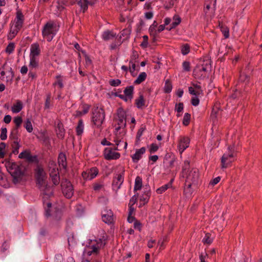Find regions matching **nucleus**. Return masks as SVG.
<instances>
[{"label": "nucleus", "mask_w": 262, "mask_h": 262, "mask_svg": "<svg viewBox=\"0 0 262 262\" xmlns=\"http://www.w3.org/2000/svg\"><path fill=\"white\" fill-rule=\"evenodd\" d=\"M89 1L88 0H78L77 4L83 10V12H84L88 7Z\"/></svg>", "instance_id": "obj_28"}, {"label": "nucleus", "mask_w": 262, "mask_h": 262, "mask_svg": "<svg viewBox=\"0 0 262 262\" xmlns=\"http://www.w3.org/2000/svg\"><path fill=\"white\" fill-rule=\"evenodd\" d=\"M190 51V47L188 44H185L182 47L181 52L184 55L187 54Z\"/></svg>", "instance_id": "obj_45"}, {"label": "nucleus", "mask_w": 262, "mask_h": 262, "mask_svg": "<svg viewBox=\"0 0 262 262\" xmlns=\"http://www.w3.org/2000/svg\"><path fill=\"white\" fill-rule=\"evenodd\" d=\"M124 170L123 169L120 173L117 174V177L114 178L113 182V186L114 189L116 188L117 191L120 188L122 184L124 181Z\"/></svg>", "instance_id": "obj_10"}, {"label": "nucleus", "mask_w": 262, "mask_h": 262, "mask_svg": "<svg viewBox=\"0 0 262 262\" xmlns=\"http://www.w3.org/2000/svg\"><path fill=\"white\" fill-rule=\"evenodd\" d=\"M151 192L149 188L146 186L144 188L143 193L140 196V201L142 202V205H144L148 202L149 199L150 197Z\"/></svg>", "instance_id": "obj_14"}, {"label": "nucleus", "mask_w": 262, "mask_h": 262, "mask_svg": "<svg viewBox=\"0 0 262 262\" xmlns=\"http://www.w3.org/2000/svg\"><path fill=\"white\" fill-rule=\"evenodd\" d=\"M191 115L189 113H185L183 119V124L185 126H187L190 123Z\"/></svg>", "instance_id": "obj_40"}, {"label": "nucleus", "mask_w": 262, "mask_h": 262, "mask_svg": "<svg viewBox=\"0 0 262 262\" xmlns=\"http://www.w3.org/2000/svg\"><path fill=\"white\" fill-rule=\"evenodd\" d=\"M188 91L190 94H191V95H194L195 96H199L202 93L201 92H199V91L194 90V88L192 86L189 87Z\"/></svg>", "instance_id": "obj_53"}, {"label": "nucleus", "mask_w": 262, "mask_h": 262, "mask_svg": "<svg viewBox=\"0 0 262 262\" xmlns=\"http://www.w3.org/2000/svg\"><path fill=\"white\" fill-rule=\"evenodd\" d=\"M50 177L52 179V181L54 185H57L59 183L60 177L59 173L58 174L52 173Z\"/></svg>", "instance_id": "obj_34"}, {"label": "nucleus", "mask_w": 262, "mask_h": 262, "mask_svg": "<svg viewBox=\"0 0 262 262\" xmlns=\"http://www.w3.org/2000/svg\"><path fill=\"white\" fill-rule=\"evenodd\" d=\"M134 88L133 85H130L127 86L124 91V95L129 97L130 101L133 98Z\"/></svg>", "instance_id": "obj_23"}, {"label": "nucleus", "mask_w": 262, "mask_h": 262, "mask_svg": "<svg viewBox=\"0 0 262 262\" xmlns=\"http://www.w3.org/2000/svg\"><path fill=\"white\" fill-rule=\"evenodd\" d=\"M42 34L43 37L46 38L48 41H51L55 35L53 24L46 23L43 28Z\"/></svg>", "instance_id": "obj_6"}, {"label": "nucleus", "mask_w": 262, "mask_h": 262, "mask_svg": "<svg viewBox=\"0 0 262 262\" xmlns=\"http://www.w3.org/2000/svg\"><path fill=\"white\" fill-rule=\"evenodd\" d=\"M7 129L6 127L2 128L1 129V134L0 136L1 139L2 140H5L7 138Z\"/></svg>", "instance_id": "obj_52"}, {"label": "nucleus", "mask_w": 262, "mask_h": 262, "mask_svg": "<svg viewBox=\"0 0 262 262\" xmlns=\"http://www.w3.org/2000/svg\"><path fill=\"white\" fill-rule=\"evenodd\" d=\"M16 19L15 27H18V29H21L24 22V15L22 13L18 11L16 13Z\"/></svg>", "instance_id": "obj_18"}, {"label": "nucleus", "mask_w": 262, "mask_h": 262, "mask_svg": "<svg viewBox=\"0 0 262 262\" xmlns=\"http://www.w3.org/2000/svg\"><path fill=\"white\" fill-rule=\"evenodd\" d=\"M143 41L141 44V46L143 48H146L148 45V36L147 35H144L143 36Z\"/></svg>", "instance_id": "obj_64"}, {"label": "nucleus", "mask_w": 262, "mask_h": 262, "mask_svg": "<svg viewBox=\"0 0 262 262\" xmlns=\"http://www.w3.org/2000/svg\"><path fill=\"white\" fill-rule=\"evenodd\" d=\"M61 187L63 195L67 199L71 198L74 194V189L71 182L67 179H62Z\"/></svg>", "instance_id": "obj_5"}, {"label": "nucleus", "mask_w": 262, "mask_h": 262, "mask_svg": "<svg viewBox=\"0 0 262 262\" xmlns=\"http://www.w3.org/2000/svg\"><path fill=\"white\" fill-rule=\"evenodd\" d=\"M146 148L144 147H141L140 149H137L135 154L132 156L133 161L137 163L141 159V156L145 153Z\"/></svg>", "instance_id": "obj_15"}, {"label": "nucleus", "mask_w": 262, "mask_h": 262, "mask_svg": "<svg viewBox=\"0 0 262 262\" xmlns=\"http://www.w3.org/2000/svg\"><path fill=\"white\" fill-rule=\"evenodd\" d=\"M130 29H124L121 31V36L128 38L130 34Z\"/></svg>", "instance_id": "obj_60"}, {"label": "nucleus", "mask_w": 262, "mask_h": 262, "mask_svg": "<svg viewBox=\"0 0 262 262\" xmlns=\"http://www.w3.org/2000/svg\"><path fill=\"white\" fill-rule=\"evenodd\" d=\"M199 102L200 100L196 96L193 97L191 98V103L192 105L197 106L198 105H199Z\"/></svg>", "instance_id": "obj_63"}, {"label": "nucleus", "mask_w": 262, "mask_h": 262, "mask_svg": "<svg viewBox=\"0 0 262 262\" xmlns=\"http://www.w3.org/2000/svg\"><path fill=\"white\" fill-rule=\"evenodd\" d=\"M56 79H57V81L55 82L53 85H55L56 84H58L60 88H62L63 86L62 83V81L61 78V76L58 75L56 76Z\"/></svg>", "instance_id": "obj_61"}, {"label": "nucleus", "mask_w": 262, "mask_h": 262, "mask_svg": "<svg viewBox=\"0 0 262 262\" xmlns=\"http://www.w3.org/2000/svg\"><path fill=\"white\" fill-rule=\"evenodd\" d=\"M6 166L13 178V182L14 184L20 183L24 176L25 167L21 165H18L16 163L12 162L7 163Z\"/></svg>", "instance_id": "obj_2"}, {"label": "nucleus", "mask_w": 262, "mask_h": 262, "mask_svg": "<svg viewBox=\"0 0 262 262\" xmlns=\"http://www.w3.org/2000/svg\"><path fill=\"white\" fill-rule=\"evenodd\" d=\"M219 111H220V109L217 105H215L213 107L210 117L213 120V122H214V121L216 120V119L217 118V113L219 112Z\"/></svg>", "instance_id": "obj_33"}, {"label": "nucleus", "mask_w": 262, "mask_h": 262, "mask_svg": "<svg viewBox=\"0 0 262 262\" xmlns=\"http://www.w3.org/2000/svg\"><path fill=\"white\" fill-rule=\"evenodd\" d=\"M24 126L29 133H31L32 132L33 127L29 119H27L25 123Z\"/></svg>", "instance_id": "obj_42"}, {"label": "nucleus", "mask_w": 262, "mask_h": 262, "mask_svg": "<svg viewBox=\"0 0 262 262\" xmlns=\"http://www.w3.org/2000/svg\"><path fill=\"white\" fill-rule=\"evenodd\" d=\"M212 242V238H210V234L209 233H206L205 237L203 239V243L204 244H210Z\"/></svg>", "instance_id": "obj_46"}, {"label": "nucleus", "mask_w": 262, "mask_h": 262, "mask_svg": "<svg viewBox=\"0 0 262 262\" xmlns=\"http://www.w3.org/2000/svg\"><path fill=\"white\" fill-rule=\"evenodd\" d=\"M184 108V105L182 102H180L179 104H176L175 106V110L178 113L181 112Z\"/></svg>", "instance_id": "obj_58"}, {"label": "nucleus", "mask_w": 262, "mask_h": 262, "mask_svg": "<svg viewBox=\"0 0 262 262\" xmlns=\"http://www.w3.org/2000/svg\"><path fill=\"white\" fill-rule=\"evenodd\" d=\"M158 25L156 21H154L153 24L150 26L149 29V32L150 35H154V37H155V34L157 33V31L155 30V28L157 27Z\"/></svg>", "instance_id": "obj_37"}, {"label": "nucleus", "mask_w": 262, "mask_h": 262, "mask_svg": "<svg viewBox=\"0 0 262 262\" xmlns=\"http://www.w3.org/2000/svg\"><path fill=\"white\" fill-rule=\"evenodd\" d=\"M221 31L222 32L225 38H228L229 37V30L227 27H225L224 28H222Z\"/></svg>", "instance_id": "obj_57"}, {"label": "nucleus", "mask_w": 262, "mask_h": 262, "mask_svg": "<svg viewBox=\"0 0 262 262\" xmlns=\"http://www.w3.org/2000/svg\"><path fill=\"white\" fill-rule=\"evenodd\" d=\"M14 43L13 42L10 43L6 49V52L9 54H11L14 50Z\"/></svg>", "instance_id": "obj_54"}, {"label": "nucleus", "mask_w": 262, "mask_h": 262, "mask_svg": "<svg viewBox=\"0 0 262 262\" xmlns=\"http://www.w3.org/2000/svg\"><path fill=\"white\" fill-rule=\"evenodd\" d=\"M190 140L187 137H183L180 140L179 142V150L183 151L186 148L189 146Z\"/></svg>", "instance_id": "obj_16"}, {"label": "nucleus", "mask_w": 262, "mask_h": 262, "mask_svg": "<svg viewBox=\"0 0 262 262\" xmlns=\"http://www.w3.org/2000/svg\"><path fill=\"white\" fill-rule=\"evenodd\" d=\"M239 79L241 82H248L249 81V76L248 75L244 74V73H241Z\"/></svg>", "instance_id": "obj_43"}, {"label": "nucleus", "mask_w": 262, "mask_h": 262, "mask_svg": "<svg viewBox=\"0 0 262 262\" xmlns=\"http://www.w3.org/2000/svg\"><path fill=\"white\" fill-rule=\"evenodd\" d=\"M9 138L14 141H18V128L13 127L11 130Z\"/></svg>", "instance_id": "obj_26"}, {"label": "nucleus", "mask_w": 262, "mask_h": 262, "mask_svg": "<svg viewBox=\"0 0 262 262\" xmlns=\"http://www.w3.org/2000/svg\"><path fill=\"white\" fill-rule=\"evenodd\" d=\"M37 187L40 190L43 199H48L53 196L54 189L53 187L48 185L47 183L39 185Z\"/></svg>", "instance_id": "obj_7"}, {"label": "nucleus", "mask_w": 262, "mask_h": 262, "mask_svg": "<svg viewBox=\"0 0 262 262\" xmlns=\"http://www.w3.org/2000/svg\"><path fill=\"white\" fill-rule=\"evenodd\" d=\"M13 122H14V123L15 124V126L14 127L19 128V127L20 126V125L23 122L22 118L20 116H17L14 118Z\"/></svg>", "instance_id": "obj_41"}, {"label": "nucleus", "mask_w": 262, "mask_h": 262, "mask_svg": "<svg viewBox=\"0 0 262 262\" xmlns=\"http://www.w3.org/2000/svg\"><path fill=\"white\" fill-rule=\"evenodd\" d=\"M23 107V103L20 100H17L16 103L14 104L11 107L12 112L13 113H17L21 111Z\"/></svg>", "instance_id": "obj_20"}, {"label": "nucleus", "mask_w": 262, "mask_h": 262, "mask_svg": "<svg viewBox=\"0 0 262 262\" xmlns=\"http://www.w3.org/2000/svg\"><path fill=\"white\" fill-rule=\"evenodd\" d=\"M139 57V55L137 51L135 50H133L132 52V55L130 57V60L129 61V63H133V62H136V60Z\"/></svg>", "instance_id": "obj_48"}, {"label": "nucleus", "mask_w": 262, "mask_h": 262, "mask_svg": "<svg viewBox=\"0 0 262 262\" xmlns=\"http://www.w3.org/2000/svg\"><path fill=\"white\" fill-rule=\"evenodd\" d=\"M189 162L185 161L182 168V176L185 178V182L190 185L196 186L199 179V170L196 168H190Z\"/></svg>", "instance_id": "obj_1"}, {"label": "nucleus", "mask_w": 262, "mask_h": 262, "mask_svg": "<svg viewBox=\"0 0 262 262\" xmlns=\"http://www.w3.org/2000/svg\"><path fill=\"white\" fill-rule=\"evenodd\" d=\"M173 19L174 21L172 23L169 28L168 27L166 28L167 30H170L172 29L176 28L181 21V17L178 15H174L173 17Z\"/></svg>", "instance_id": "obj_21"}, {"label": "nucleus", "mask_w": 262, "mask_h": 262, "mask_svg": "<svg viewBox=\"0 0 262 262\" xmlns=\"http://www.w3.org/2000/svg\"><path fill=\"white\" fill-rule=\"evenodd\" d=\"M76 129L77 135L78 136H80L83 131V123L82 119H80L79 120Z\"/></svg>", "instance_id": "obj_30"}, {"label": "nucleus", "mask_w": 262, "mask_h": 262, "mask_svg": "<svg viewBox=\"0 0 262 262\" xmlns=\"http://www.w3.org/2000/svg\"><path fill=\"white\" fill-rule=\"evenodd\" d=\"M50 99H51V94H48L47 96V98L45 102V108L48 109L50 107Z\"/></svg>", "instance_id": "obj_62"}, {"label": "nucleus", "mask_w": 262, "mask_h": 262, "mask_svg": "<svg viewBox=\"0 0 262 262\" xmlns=\"http://www.w3.org/2000/svg\"><path fill=\"white\" fill-rule=\"evenodd\" d=\"M58 162L59 166H62L64 169H66L67 166V158L64 153L60 152L59 154Z\"/></svg>", "instance_id": "obj_17"}, {"label": "nucleus", "mask_w": 262, "mask_h": 262, "mask_svg": "<svg viewBox=\"0 0 262 262\" xmlns=\"http://www.w3.org/2000/svg\"><path fill=\"white\" fill-rule=\"evenodd\" d=\"M101 248L99 247V245L98 246L95 243H92V244L88 247V249H91L92 252L95 253V255H97L99 253V250Z\"/></svg>", "instance_id": "obj_32"}, {"label": "nucleus", "mask_w": 262, "mask_h": 262, "mask_svg": "<svg viewBox=\"0 0 262 262\" xmlns=\"http://www.w3.org/2000/svg\"><path fill=\"white\" fill-rule=\"evenodd\" d=\"M98 173V170L96 167H93L91 169L83 171L82 173V177L85 180H92L94 178Z\"/></svg>", "instance_id": "obj_11"}, {"label": "nucleus", "mask_w": 262, "mask_h": 262, "mask_svg": "<svg viewBox=\"0 0 262 262\" xmlns=\"http://www.w3.org/2000/svg\"><path fill=\"white\" fill-rule=\"evenodd\" d=\"M146 76L147 74L145 72H143L141 73L138 76L136 80L134 81V83L136 84H140L145 80Z\"/></svg>", "instance_id": "obj_29"}, {"label": "nucleus", "mask_w": 262, "mask_h": 262, "mask_svg": "<svg viewBox=\"0 0 262 262\" xmlns=\"http://www.w3.org/2000/svg\"><path fill=\"white\" fill-rule=\"evenodd\" d=\"M27 161L29 163H35L38 162V158L37 156H32L31 154L29 155Z\"/></svg>", "instance_id": "obj_50"}, {"label": "nucleus", "mask_w": 262, "mask_h": 262, "mask_svg": "<svg viewBox=\"0 0 262 262\" xmlns=\"http://www.w3.org/2000/svg\"><path fill=\"white\" fill-rule=\"evenodd\" d=\"M158 149L159 146L157 144L152 143L150 146L149 151L150 154H152L157 151L158 150Z\"/></svg>", "instance_id": "obj_55"}, {"label": "nucleus", "mask_w": 262, "mask_h": 262, "mask_svg": "<svg viewBox=\"0 0 262 262\" xmlns=\"http://www.w3.org/2000/svg\"><path fill=\"white\" fill-rule=\"evenodd\" d=\"M142 187V178L137 176L135 179L134 191L139 190Z\"/></svg>", "instance_id": "obj_25"}, {"label": "nucleus", "mask_w": 262, "mask_h": 262, "mask_svg": "<svg viewBox=\"0 0 262 262\" xmlns=\"http://www.w3.org/2000/svg\"><path fill=\"white\" fill-rule=\"evenodd\" d=\"M117 118L116 119L118 121V125L126 126V113L122 107H119L117 110Z\"/></svg>", "instance_id": "obj_9"}, {"label": "nucleus", "mask_w": 262, "mask_h": 262, "mask_svg": "<svg viewBox=\"0 0 262 262\" xmlns=\"http://www.w3.org/2000/svg\"><path fill=\"white\" fill-rule=\"evenodd\" d=\"M39 46L38 43L32 44L31 47L30 56H38L40 54Z\"/></svg>", "instance_id": "obj_19"}, {"label": "nucleus", "mask_w": 262, "mask_h": 262, "mask_svg": "<svg viewBox=\"0 0 262 262\" xmlns=\"http://www.w3.org/2000/svg\"><path fill=\"white\" fill-rule=\"evenodd\" d=\"M120 157V154L119 152L113 151L111 148H106L104 150V158L106 160H116Z\"/></svg>", "instance_id": "obj_13"}, {"label": "nucleus", "mask_w": 262, "mask_h": 262, "mask_svg": "<svg viewBox=\"0 0 262 262\" xmlns=\"http://www.w3.org/2000/svg\"><path fill=\"white\" fill-rule=\"evenodd\" d=\"M104 238H99L95 241V243L99 245V247L103 248L106 244Z\"/></svg>", "instance_id": "obj_51"}, {"label": "nucleus", "mask_w": 262, "mask_h": 262, "mask_svg": "<svg viewBox=\"0 0 262 262\" xmlns=\"http://www.w3.org/2000/svg\"><path fill=\"white\" fill-rule=\"evenodd\" d=\"M187 183L185 182V186H184V192L186 195H191L192 193V190L191 189V186L193 185H188Z\"/></svg>", "instance_id": "obj_36"}, {"label": "nucleus", "mask_w": 262, "mask_h": 262, "mask_svg": "<svg viewBox=\"0 0 262 262\" xmlns=\"http://www.w3.org/2000/svg\"><path fill=\"white\" fill-rule=\"evenodd\" d=\"M116 36V34H114L112 31L107 30L104 31L102 34V38L104 40H108L113 38Z\"/></svg>", "instance_id": "obj_24"}, {"label": "nucleus", "mask_w": 262, "mask_h": 262, "mask_svg": "<svg viewBox=\"0 0 262 262\" xmlns=\"http://www.w3.org/2000/svg\"><path fill=\"white\" fill-rule=\"evenodd\" d=\"M30 154L31 153L29 151L25 150L20 153V154L18 156V158L20 159H25L27 160Z\"/></svg>", "instance_id": "obj_47"}, {"label": "nucleus", "mask_w": 262, "mask_h": 262, "mask_svg": "<svg viewBox=\"0 0 262 262\" xmlns=\"http://www.w3.org/2000/svg\"><path fill=\"white\" fill-rule=\"evenodd\" d=\"M234 156L232 153L224 154L221 158V167L222 168H227L232 162L230 159Z\"/></svg>", "instance_id": "obj_12"}, {"label": "nucleus", "mask_w": 262, "mask_h": 262, "mask_svg": "<svg viewBox=\"0 0 262 262\" xmlns=\"http://www.w3.org/2000/svg\"><path fill=\"white\" fill-rule=\"evenodd\" d=\"M109 83L113 86H118L121 84V80L119 79H112L109 81Z\"/></svg>", "instance_id": "obj_56"}, {"label": "nucleus", "mask_w": 262, "mask_h": 262, "mask_svg": "<svg viewBox=\"0 0 262 262\" xmlns=\"http://www.w3.org/2000/svg\"><path fill=\"white\" fill-rule=\"evenodd\" d=\"M172 84L169 80H167L165 82L164 86V92L166 93H169L172 90Z\"/></svg>", "instance_id": "obj_39"}, {"label": "nucleus", "mask_w": 262, "mask_h": 262, "mask_svg": "<svg viewBox=\"0 0 262 262\" xmlns=\"http://www.w3.org/2000/svg\"><path fill=\"white\" fill-rule=\"evenodd\" d=\"M183 68L185 71L189 72L190 71V63L188 61H185L183 63Z\"/></svg>", "instance_id": "obj_59"}, {"label": "nucleus", "mask_w": 262, "mask_h": 262, "mask_svg": "<svg viewBox=\"0 0 262 262\" xmlns=\"http://www.w3.org/2000/svg\"><path fill=\"white\" fill-rule=\"evenodd\" d=\"M38 66V62L35 56H30V62L29 67L32 68H36Z\"/></svg>", "instance_id": "obj_44"}, {"label": "nucleus", "mask_w": 262, "mask_h": 262, "mask_svg": "<svg viewBox=\"0 0 262 262\" xmlns=\"http://www.w3.org/2000/svg\"><path fill=\"white\" fill-rule=\"evenodd\" d=\"M35 179L37 187L40 185L46 183V173L42 167L37 166L35 169Z\"/></svg>", "instance_id": "obj_8"}, {"label": "nucleus", "mask_w": 262, "mask_h": 262, "mask_svg": "<svg viewBox=\"0 0 262 262\" xmlns=\"http://www.w3.org/2000/svg\"><path fill=\"white\" fill-rule=\"evenodd\" d=\"M105 119L104 110L98 106L95 107L93 111L92 121L97 127L101 126Z\"/></svg>", "instance_id": "obj_3"}, {"label": "nucleus", "mask_w": 262, "mask_h": 262, "mask_svg": "<svg viewBox=\"0 0 262 262\" xmlns=\"http://www.w3.org/2000/svg\"><path fill=\"white\" fill-rule=\"evenodd\" d=\"M145 129H146V128H145V126H142L139 128V129L138 130V131L137 132V136H136V140L137 141H140V137L142 135V134H143V132L145 130Z\"/></svg>", "instance_id": "obj_49"}, {"label": "nucleus", "mask_w": 262, "mask_h": 262, "mask_svg": "<svg viewBox=\"0 0 262 262\" xmlns=\"http://www.w3.org/2000/svg\"><path fill=\"white\" fill-rule=\"evenodd\" d=\"M11 146L13 148L12 152L15 155L17 154L18 153V149L20 147L18 141H14L12 143Z\"/></svg>", "instance_id": "obj_35"}, {"label": "nucleus", "mask_w": 262, "mask_h": 262, "mask_svg": "<svg viewBox=\"0 0 262 262\" xmlns=\"http://www.w3.org/2000/svg\"><path fill=\"white\" fill-rule=\"evenodd\" d=\"M103 221L106 224H111L113 222V214L112 212H110L107 214H103L102 216Z\"/></svg>", "instance_id": "obj_27"}, {"label": "nucleus", "mask_w": 262, "mask_h": 262, "mask_svg": "<svg viewBox=\"0 0 262 262\" xmlns=\"http://www.w3.org/2000/svg\"><path fill=\"white\" fill-rule=\"evenodd\" d=\"M135 104L138 108H142L145 105V100L143 95L140 94L138 98L135 100Z\"/></svg>", "instance_id": "obj_22"}, {"label": "nucleus", "mask_w": 262, "mask_h": 262, "mask_svg": "<svg viewBox=\"0 0 262 262\" xmlns=\"http://www.w3.org/2000/svg\"><path fill=\"white\" fill-rule=\"evenodd\" d=\"M14 28H14V29H12V27H11V28L10 32L9 33V35H8V38L9 39H13L15 36V35L17 34L18 31L20 29H18V27H14Z\"/></svg>", "instance_id": "obj_31"}, {"label": "nucleus", "mask_w": 262, "mask_h": 262, "mask_svg": "<svg viewBox=\"0 0 262 262\" xmlns=\"http://www.w3.org/2000/svg\"><path fill=\"white\" fill-rule=\"evenodd\" d=\"M171 186V183H168L167 184H165L162 187L159 188L157 189L156 191L159 194H161L163 192H165L169 187H170Z\"/></svg>", "instance_id": "obj_38"}, {"label": "nucleus", "mask_w": 262, "mask_h": 262, "mask_svg": "<svg viewBox=\"0 0 262 262\" xmlns=\"http://www.w3.org/2000/svg\"><path fill=\"white\" fill-rule=\"evenodd\" d=\"M210 70V63L208 61L205 64L196 66L193 70V75L196 78L203 79L206 76L207 73Z\"/></svg>", "instance_id": "obj_4"}]
</instances>
